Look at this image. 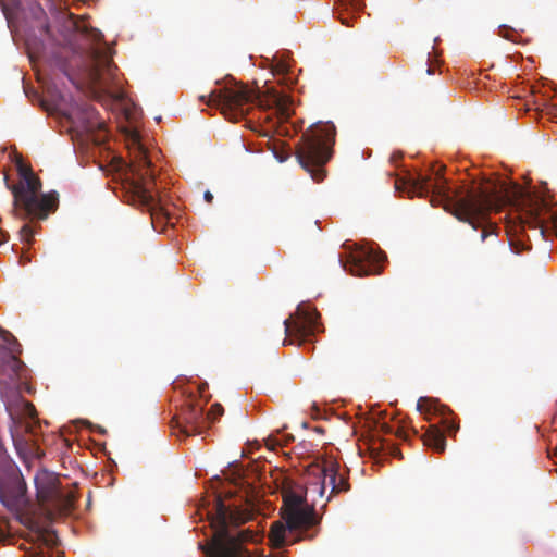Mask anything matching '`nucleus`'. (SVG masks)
<instances>
[{"mask_svg":"<svg viewBox=\"0 0 557 557\" xmlns=\"http://www.w3.org/2000/svg\"><path fill=\"white\" fill-rule=\"evenodd\" d=\"M436 175V182L422 174L396 177L395 189L407 193L409 197L431 196L432 206H443L446 211L474 230L482 227V240L494 233L492 226L491 231L485 227L490 213L499 211L503 207H510L505 228L509 247L517 255L528 252L532 248L524 234L525 226L539 228L541 234H544L547 221L553 218L541 195L516 183L484 181L476 186L461 187L453 191L440 173Z\"/></svg>","mask_w":557,"mask_h":557,"instance_id":"f257e3e1","label":"nucleus"},{"mask_svg":"<svg viewBox=\"0 0 557 557\" xmlns=\"http://www.w3.org/2000/svg\"><path fill=\"white\" fill-rule=\"evenodd\" d=\"M200 100L210 107L219 108L224 117L231 122L243 120L255 107L264 113L273 111L281 122L287 121L293 113L292 99L288 95L274 88L260 95L247 85L236 82L212 90L208 97L200 96Z\"/></svg>","mask_w":557,"mask_h":557,"instance_id":"f03ea898","label":"nucleus"},{"mask_svg":"<svg viewBox=\"0 0 557 557\" xmlns=\"http://www.w3.org/2000/svg\"><path fill=\"white\" fill-rule=\"evenodd\" d=\"M213 508L215 512L208 513L213 529L211 543L207 547L200 544L206 557H246L244 556L246 550L242 544L255 542L257 534L249 529L232 534L228 527L247 522L251 518V513L239 506L226 505L220 495L214 497Z\"/></svg>","mask_w":557,"mask_h":557,"instance_id":"7ed1b4c3","label":"nucleus"},{"mask_svg":"<svg viewBox=\"0 0 557 557\" xmlns=\"http://www.w3.org/2000/svg\"><path fill=\"white\" fill-rule=\"evenodd\" d=\"M282 521L272 523L269 541L275 548L284 547L304 539L305 536H296L288 540L294 533H304L312 527L319 524L320 519L315 513L314 507L307 503L306 488L300 484L292 481H285L282 486ZM312 539V535L308 536Z\"/></svg>","mask_w":557,"mask_h":557,"instance_id":"20e7f679","label":"nucleus"},{"mask_svg":"<svg viewBox=\"0 0 557 557\" xmlns=\"http://www.w3.org/2000/svg\"><path fill=\"white\" fill-rule=\"evenodd\" d=\"M20 182L9 185L8 188L13 194V212L20 218H30L44 220L57 208L58 194H40L41 182L33 170L18 161L16 164Z\"/></svg>","mask_w":557,"mask_h":557,"instance_id":"39448f33","label":"nucleus"},{"mask_svg":"<svg viewBox=\"0 0 557 557\" xmlns=\"http://www.w3.org/2000/svg\"><path fill=\"white\" fill-rule=\"evenodd\" d=\"M11 418L10 433L17 455L27 461L41 458L44 451L39 446L40 423L35 406L17 396L14 401L7 405Z\"/></svg>","mask_w":557,"mask_h":557,"instance_id":"423d86ee","label":"nucleus"},{"mask_svg":"<svg viewBox=\"0 0 557 557\" xmlns=\"http://www.w3.org/2000/svg\"><path fill=\"white\" fill-rule=\"evenodd\" d=\"M335 136L333 124L319 125L304 133L296 147L299 164L318 183L326 176L324 166L332 158Z\"/></svg>","mask_w":557,"mask_h":557,"instance_id":"0eeeda50","label":"nucleus"},{"mask_svg":"<svg viewBox=\"0 0 557 557\" xmlns=\"http://www.w3.org/2000/svg\"><path fill=\"white\" fill-rule=\"evenodd\" d=\"M134 158L129 164L131 188L134 203L147 208L151 216L166 215L162 199L154 190L156 174L146 149L137 143Z\"/></svg>","mask_w":557,"mask_h":557,"instance_id":"6e6552de","label":"nucleus"},{"mask_svg":"<svg viewBox=\"0 0 557 557\" xmlns=\"http://www.w3.org/2000/svg\"><path fill=\"white\" fill-rule=\"evenodd\" d=\"M91 41L86 51L83 71L88 83L94 88H101L104 85V74L112 75L116 69L112 61L111 48L103 44V35L100 30L90 26L75 25Z\"/></svg>","mask_w":557,"mask_h":557,"instance_id":"1a4fd4ad","label":"nucleus"},{"mask_svg":"<svg viewBox=\"0 0 557 557\" xmlns=\"http://www.w3.org/2000/svg\"><path fill=\"white\" fill-rule=\"evenodd\" d=\"M37 498L46 511L51 513L55 510L60 513L70 511L75 503V494L72 491H64L59 478L51 472L41 471L35 476Z\"/></svg>","mask_w":557,"mask_h":557,"instance_id":"9d476101","label":"nucleus"},{"mask_svg":"<svg viewBox=\"0 0 557 557\" xmlns=\"http://www.w3.org/2000/svg\"><path fill=\"white\" fill-rule=\"evenodd\" d=\"M319 313L314 308L299 305L294 314L284 321L286 338L284 345L294 344V338L305 341L313 335L318 326Z\"/></svg>","mask_w":557,"mask_h":557,"instance_id":"9b49d317","label":"nucleus"},{"mask_svg":"<svg viewBox=\"0 0 557 557\" xmlns=\"http://www.w3.org/2000/svg\"><path fill=\"white\" fill-rule=\"evenodd\" d=\"M385 259L386 256L382 252L369 248H358L350 252L346 261L339 257L338 262L344 270L352 275L368 276L380 274L382 272V262Z\"/></svg>","mask_w":557,"mask_h":557,"instance_id":"f8f14e48","label":"nucleus"},{"mask_svg":"<svg viewBox=\"0 0 557 557\" xmlns=\"http://www.w3.org/2000/svg\"><path fill=\"white\" fill-rule=\"evenodd\" d=\"M171 426L186 436L201 434L207 429L205 404L194 399L187 400L180 413L173 417Z\"/></svg>","mask_w":557,"mask_h":557,"instance_id":"ddd939ff","label":"nucleus"},{"mask_svg":"<svg viewBox=\"0 0 557 557\" xmlns=\"http://www.w3.org/2000/svg\"><path fill=\"white\" fill-rule=\"evenodd\" d=\"M339 465L334 460H326L321 468L323 481L319 490L320 495L324 494L326 483L331 486V495L345 493L350 490L348 479L338 473Z\"/></svg>","mask_w":557,"mask_h":557,"instance_id":"4468645a","label":"nucleus"},{"mask_svg":"<svg viewBox=\"0 0 557 557\" xmlns=\"http://www.w3.org/2000/svg\"><path fill=\"white\" fill-rule=\"evenodd\" d=\"M423 444L436 453H443L446 448L444 433L435 425H431L422 436Z\"/></svg>","mask_w":557,"mask_h":557,"instance_id":"2eb2a0df","label":"nucleus"},{"mask_svg":"<svg viewBox=\"0 0 557 557\" xmlns=\"http://www.w3.org/2000/svg\"><path fill=\"white\" fill-rule=\"evenodd\" d=\"M1 354V364L3 371H10L13 376H20V371L23 368L22 361L11 351L3 350Z\"/></svg>","mask_w":557,"mask_h":557,"instance_id":"dca6fc26","label":"nucleus"},{"mask_svg":"<svg viewBox=\"0 0 557 557\" xmlns=\"http://www.w3.org/2000/svg\"><path fill=\"white\" fill-rule=\"evenodd\" d=\"M69 53L67 48H60L59 51L54 55L55 65L73 82L71 76L72 64L67 63L66 54Z\"/></svg>","mask_w":557,"mask_h":557,"instance_id":"f3484780","label":"nucleus"},{"mask_svg":"<svg viewBox=\"0 0 557 557\" xmlns=\"http://www.w3.org/2000/svg\"><path fill=\"white\" fill-rule=\"evenodd\" d=\"M223 413L224 408L222 407V405L219 403L213 404L208 413L205 416V418L207 419V426L209 425V423L218 421L219 418L223 416Z\"/></svg>","mask_w":557,"mask_h":557,"instance_id":"a211bd4d","label":"nucleus"},{"mask_svg":"<svg viewBox=\"0 0 557 557\" xmlns=\"http://www.w3.org/2000/svg\"><path fill=\"white\" fill-rule=\"evenodd\" d=\"M417 410L422 414H429L435 410V401L428 397H421L417 403Z\"/></svg>","mask_w":557,"mask_h":557,"instance_id":"6ab92c4d","label":"nucleus"},{"mask_svg":"<svg viewBox=\"0 0 557 557\" xmlns=\"http://www.w3.org/2000/svg\"><path fill=\"white\" fill-rule=\"evenodd\" d=\"M22 240L30 244L34 237V231L28 224H24L20 231Z\"/></svg>","mask_w":557,"mask_h":557,"instance_id":"aec40b11","label":"nucleus"},{"mask_svg":"<svg viewBox=\"0 0 557 557\" xmlns=\"http://www.w3.org/2000/svg\"><path fill=\"white\" fill-rule=\"evenodd\" d=\"M14 482H15V488H14L13 497L18 498V497L23 496V494H24L25 483L17 475H15Z\"/></svg>","mask_w":557,"mask_h":557,"instance_id":"412c9836","label":"nucleus"},{"mask_svg":"<svg viewBox=\"0 0 557 557\" xmlns=\"http://www.w3.org/2000/svg\"><path fill=\"white\" fill-rule=\"evenodd\" d=\"M442 423L449 434H455L459 430V425L448 418H444Z\"/></svg>","mask_w":557,"mask_h":557,"instance_id":"4be33fe9","label":"nucleus"},{"mask_svg":"<svg viewBox=\"0 0 557 557\" xmlns=\"http://www.w3.org/2000/svg\"><path fill=\"white\" fill-rule=\"evenodd\" d=\"M338 5L345 10H348L349 8L357 10L359 8V3H357L356 0H338Z\"/></svg>","mask_w":557,"mask_h":557,"instance_id":"5701e85b","label":"nucleus"},{"mask_svg":"<svg viewBox=\"0 0 557 557\" xmlns=\"http://www.w3.org/2000/svg\"><path fill=\"white\" fill-rule=\"evenodd\" d=\"M9 239V235L0 228V245L4 244Z\"/></svg>","mask_w":557,"mask_h":557,"instance_id":"b1692460","label":"nucleus"},{"mask_svg":"<svg viewBox=\"0 0 557 557\" xmlns=\"http://www.w3.org/2000/svg\"><path fill=\"white\" fill-rule=\"evenodd\" d=\"M203 198L208 203H211L213 200V195L209 190H207L203 195Z\"/></svg>","mask_w":557,"mask_h":557,"instance_id":"393cba45","label":"nucleus"},{"mask_svg":"<svg viewBox=\"0 0 557 557\" xmlns=\"http://www.w3.org/2000/svg\"><path fill=\"white\" fill-rule=\"evenodd\" d=\"M395 434H396V436H397V437H399V438L407 440V434H406V432H405L404 430H401V429H398V430L396 431V433H395Z\"/></svg>","mask_w":557,"mask_h":557,"instance_id":"a878e982","label":"nucleus"},{"mask_svg":"<svg viewBox=\"0 0 557 557\" xmlns=\"http://www.w3.org/2000/svg\"><path fill=\"white\" fill-rule=\"evenodd\" d=\"M0 499H1V502H2L4 505L9 506V503L5 500L4 493H3V491H1V490H0Z\"/></svg>","mask_w":557,"mask_h":557,"instance_id":"bb28decb","label":"nucleus"},{"mask_svg":"<svg viewBox=\"0 0 557 557\" xmlns=\"http://www.w3.org/2000/svg\"><path fill=\"white\" fill-rule=\"evenodd\" d=\"M29 557H44L41 553H32Z\"/></svg>","mask_w":557,"mask_h":557,"instance_id":"cd10ccee","label":"nucleus"},{"mask_svg":"<svg viewBox=\"0 0 557 557\" xmlns=\"http://www.w3.org/2000/svg\"><path fill=\"white\" fill-rule=\"evenodd\" d=\"M426 73L430 75L433 74V69L430 65L428 66Z\"/></svg>","mask_w":557,"mask_h":557,"instance_id":"c85d7f7f","label":"nucleus"},{"mask_svg":"<svg viewBox=\"0 0 557 557\" xmlns=\"http://www.w3.org/2000/svg\"><path fill=\"white\" fill-rule=\"evenodd\" d=\"M384 429H385V432H386V433L392 432V430H391V428H389V426H384Z\"/></svg>","mask_w":557,"mask_h":557,"instance_id":"c756f323","label":"nucleus"},{"mask_svg":"<svg viewBox=\"0 0 557 557\" xmlns=\"http://www.w3.org/2000/svg\"><path fill=\"white\" fill-rule=\"evenodd\" d=\"M280 159V161H285L286 160V157H277Z\"/></svg>","mask_w":557,"mask_h":557,"instance_id":"7c9ffc66","label":"nucleus"}]
</instances>
